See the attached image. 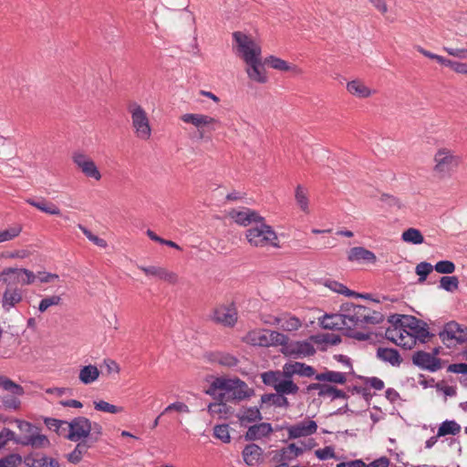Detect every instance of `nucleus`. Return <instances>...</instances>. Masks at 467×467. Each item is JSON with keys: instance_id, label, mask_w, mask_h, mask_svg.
Wrapping results in <instances>:
<instances>
[{"instance_id": "nucleus-17", "label": "nucleus", "mask_w": 467, "mask_h": 467, "mask_svg": "<svg viewBox=\"0 0 467 467\" xmlns=\"http://www.w3.org/2000/svg\"><path fill=\"white\" fill-rule=\"evenodd\" d=\"M285 430L287 431L288 439H299L308 437L316 433L317 431V424L313 420L305 419L304 420L285 427Z\"/></svg>"}, {"instance_id": "nucleus-58", "label": "nucleus", "mask_w": 467, "mask_h": 467, "mask_svg": "<svg viewBox=\"0 0 467 467\" xmlns=\"http://www.w3.org/2000/svg\"><path fill=\"white\" fill-rule=\"evenodd\" d=\"M16 424L23 436H30L37 430V427L26 420H16Z\"/></svg>"}, {"instance_id": "nucleus-27", "label": "nucleus", "mask_w": 467, "mask_h": 467, "mask_svg": "<svg viewBox=\"0 0 467 467\" xmlns=\"http://www.w3.org/2000/svg\"><path fill=\"white\" fill-rule=\"evenodd\" d=\"M348 259L350 262H367L374 264L377 257L371 251L361 246H357L349 250Z\"/></svg>"}, {"instance_id": "nucleus-9", "label": "nucleus", "mask_w": 467, "mask_h": 467, "mask_svg": "<svg viewBox=\"0 0 467 467\" xmlns=\"http://www.w3.org/2000/svg\"><path fill=\"white\" fill-rule=\"evenodd\" d=\"M128 111L130 114L135 137L141 140H149L152 130L146 110L138 103L133 102L129 105Z\"/></svg>"}, {"instance_id": "nucleus-57", "label": "nucleus", "mask_w": 467, "mask_h": 467, "mask_svg": "<svg viewBox=\"0 0 467 467\" xmlns=\"http://www.w3.org/2000/svg\"><path fill=\"white\" fill-rule=\"evenodd\" d=\"M16 440L17 439H16L15 432L7 428H4L0 431V449L4 448L8 443V441H16Z\"/></svg>"}, {"instance_id": "nucleus-60", "label": "nucleus", "mask_w": 467, "mask_h": 467, "mask_svg": "<svg viewBox=\"0 0 467 467\" xmlns=\"http://www.w3.org/2000/svg\"><path fill=\"white\" fill-rule=\"evenodd\" d=\"M315 455L319 460H327L335 457V451L331 446H327L323 449L317 450L315 451Z\"/></svg>"}, {"instance_id": "nucleus-43", "label": "nucleus", "mask_w": 467, "mask_h": 467, "mask_svg": "<svg viewBox=\"0 0 467 467\" xmlns=\"http://www.w3.org/2000/svg\"><path fill=\"white\" fill-rule=\"evenodd\" d=\"M325 286L329 288L331 291L345 295L347 296H360L358 294L349 290L343 284L338 283L335 280H327L325 282Z\"/></svg>"}, {"instance_id": "nucleus-50", "label": "nucleus", "mask_w": 467, "mask_h": 467, "mask_svg": "<svg viewBox=\"0 0 467 467\" xmlns=\"http://www.w3.org/2000/svg\"><path fill=\"white\" fill-rule=\"evenodd\" d=\"M440 285L448 292H454L459 287V279L455 275L442 276L440 281Z\"/></svg>"}, {"instance_id": "nucleus-61", "label": "nucleus", "mask_w": 467, "mask_h": 467, "mask_svg": "<svg viewBox=\"0 0 467 467\" xmlns=\"http://www.w3.org/2000/svg\"><path fill=\"white\" fill-rule=\"evenodd\" d=\"M217 361L219 364L225 367H234L238 363L237 358L230 354L220 355Z\"/></svg>"}, {"instance_id": "nucleus-32", "label": "nucleus", "mask_w": 467, "mask_h": 467, "mask_svg": "<svg viewBox=\"0 0 467 467\" xmlns=\"http://www.w3.org/2000/svg\"><path fill=\"white\" fill-rule=\"evenodd\" d=\"M347 90L353 96L359 99H366L372 95V90L361 80L355 79L347 84Z\"/></svg>"}, {"instance_id": "nucleus-12", "label": "nucleus", "mask_w": 467, "mask_h": 467, "mask_svg": "<svg viewBox=\"0 0 467 467\" xmlns=\"http://www.w3.org/2000/svg\"><path fill=\"white\" fill-rule=\"evenodd\" d=\"M440 337L448 347L454 342L459 344L465 343L467 342V327L460 325L455 321L449 322L440 333Z\"/></svg>"}, {"instance_id": "nucleus-37", "label": "nucleus", "mask_w": 467, "mask_h": 467, "mask_svg": "<svg viewBox=\"0 0 467 467\" xmlns=\"http://www.w3.org/2000/svg\"><path fill=\"white\" fill-rule=\"evenodd\" d=\"M276 392L282 395L296 394L299 390L298 386L291 380V378H281L277 386H275Z\"/></svg>"}, {"instance_id": "nucleus-47", "label": "nucleus", "mask_w": 467, "mask_h": 467, "mask_svg": "<svg viewBox=\"0 0 467 467\" xmlns=\"http://www.w3.org/2000/svg\"><path fill=\"white\" fill-rule=\"evenodd\" d=\"M239 420L242 423L253 422L257 420H261L260 410L256 407L245 409L239 416Z\"/></svg>"}, {"instance_id": "nucleus-6", "label": "nucleus", "mask_w": 467, "mask_h": 467, "mask_svg": "<svg viewBox=\"0 0 467 467\" xmlns=\"http://www.w3.org/2000/svg\"><path fill=\"white\" fill-rule=\"evenodd\" d=\"M248 244L257 248H280L279 238L273 227L265 223V218L255 223L245 232Z\"/></svg>"}, {"instance_id": "nucleus-48", "label": "nucleus", "mask_w": 467, "mask_h": 467, "mask_svg": "<svg viewBox=\"0 0 467 467\" xmlns=\"http://www.w3.org/2000/svg\"><path fill=\"white\" fill-rule=\"evenodd\" d=\"M0 386L3 387L5 390H9L12 394L22 396L24 394V389L20 385H17L11 379L0 376Z\"/></svg>"}, {"instance_id": "nucleus-3", "label": "nucleus", "mask_w": 467, "mask_h": 467, "mask_svg": "<svg viewBox=\"0 0 467 467\" xmlns=\"http://www.w3.org/2000/svg\"><path fill=\"white\" fill-rule=\"evenodd\" d=\"M341 312L347 331L362 327L365 324H379L383 320L381 313L358 305L346 304L342 306Z\"/></svg>"}, {"instance_id": "nucleus-19", "label": "nucleus", "mask_w": 467, "mask_h": 467, "mask_svg": "<svg viewBox=\"0 0 467 467\" xmlns=\"http://www.w3.org/2000/svg\"><path fill=\"white\" fill-rule=\"evenodd\" d=\"M438 349H435L433 354L417 351L412 356L413 364L431 372H435L441 368V359L436 358L438 355Z\"/></svg>"}, {"instance_id": "nucleus-23", "label": "nucleus", "mask_w": 467, "mask_h": 467, "mask_svg": "<svg viewBox=\"0 0 467 467\" xmlns=\"http://www.w3.org/2000/svg\"><path fill=\"white\" fill-rule=\"evenodd\" d=\"M245 72L248 78L256 83L265 84L268 81L266 70L262 62V57L245 63Z\"/></svg>"}, {"instance_id": "nucleus-35", "label": "nucleus", "mask_w": 467, "mask_h": 467, "mask_svg": "<svg viewBox=\"0 0 467 467\" xmlns=\"http://www.w3.org/2000/svg\"><path fill=\"white\" fill-rule=\"evenodd\" d=\"M26 202L45 213H47L50 215H60L61 214L60 209L55 203L47 202L44 198H42L40 201H36L34 199H27Z\"/></svg>"}, {"instance_id": "nucleus-53", "label": "nucleus", "mask_w": 467, "mask_h": 467, "mask_svg": "<svg viewBox=\"0 0 467 467\" xmlns=\"http://www.w3.org/2000/svg\"><path fill=\"white\" fill-rule=\"evenodd\" d=\"M433 270V266L430 263L421 262L416 266V274L420 276L419 281L421 283L426 280L428 275Z\"/></svg>"}, {"instance_id": "nucleus-14", "label": "nucleus", "mask_w": 467, "mask_h": 467, "mask_svg": "<svg viewBox=\"0 0 467 467\" xmlns=\"http://www.w3.org/2000/svg\"><path fill=\"white\" fill-rule=\"evenodd\" d=\"M282 347V353L287 357L295 358H306L312 356L316 353L314 346L308 341H295L289 342V337L286 336L285 343L279 345Z\"/></svg>"}, {"instance_id": "nucleus-42", "label": "nucleus", "mask_w": 467, "mask_h": 467, "mask_svg": "<svg viewBox=\"0 0 467 467\" xmlns=\"http://www.w3.org/2000/svg\"><path fill=\"white\" fill-rule=\"evenodd\" d=\"M295 198L297 205L305 213H309V200L307 196V192L301 185H298L296 189Z\"/></svg>"}, {"instance_id": "nucleus-64", "label": "nucleus", "mask_w": 467, "mask_h": 467, "mask_svg": "<svg viewBox=\"0 0 467 467\" xmlns=\"http://www.w3.org/2000/svg\"><path fill=\"white\" fill-rule=\"evenodd\" d=\"M389 460L385 456L380 457L368 464L365 463V467H389Z\"/></svg>"}, {"instance_id": "nucleus-33", "label": "nucleus", "mask_w": 467, "mask_h": 467, "mask_svg": "<svg viewBox=\"0 0 467 467\" xmlns=\"http://www.w3.org/2000/svg\"><path fill=\"white\" fill-rule=\"evenodd\" d=\"M377 357L380 360L396 367L400 366L402 362L400 353L394 348H379L377 350Z\"/></svg>"}, {"instance_id": "nucleus-1", "label": "nucleus", "mask_w": 467, "mask_h": 467, "mask_svg": "<svg viewBox=\"0 0 467 467\" xmlns=\"http://www.w3.org/2000/svg\"><path fill=\"white\" fill-rule=\"evenodd\" d=\"M391 326L386 329V338L405 349L418 343H426L431 337L427 324L413 316H392Z\"/></svg>"}, {"instance_id": "nucleus-31", "label": "nucleus", "mask_w": 467, "mask_h": 467, "mask_svg": "<svg viewBox=\"0 0 467 467\" xmlns=\"http://www.w3.org/2000/svg\"><path fill=\"white\" fill-rule=\"evenodd\" d=\"M100 371L95 365L83 366L79 369L78 379L81 383L89 385L94 383L99 378Z\"/></svg>"}, {"instance_id": "nucleus-2", "label": "nucleus", "mask_w": 467, "mask_h": 467, "mask_svg": "<svg viewBox=\"0 0 467 467\" xmlns=\"http://www.w3.org/2000/svg\"><path fill=\"white\" fill-rule=\"evenodd\" d=\"M36 281L35 273L26 268L7 267L0 272V283L5 285L2 294V307L5 312L16 307L24 298L23 290L17 286L32 285Z\"/></svg>"}, {"instance_id": "nucleus-51", "label": "nucleus", "mask_w": 467, "mask_h": 467, "mask_svg": "<svg viewBox=\"0 0 467 467\" xmlns=\"http://www.w3.org/2000/svg\"><path fill=\"white\" fill-rule=\"evenodd\" d=\"M213 436L224 443H229L231 441L229 426L227 424L216 425L213 428Z\"/></svg>"}, {"instance_id": "nucleus-20", "label": "nucleus", "mask_w": 467, "mask_h": 467, "mask_svg": "<svg viewBox=\"0 0 467 467\" xmlns=\"http://www.w3.org/2000/svg\"><path fill=\"white\" fill-rule=\"evenodd\" d=\"M316 445L314 439H308L306 441L298 443H290L279 451L280 461L288 462L301 455L305 451L312 449Z\"/></svg>"}, {"instance_id": "nucleus-56", "label": "nucleus", "mask_w": 467, "mask_h": 467, "mask_svg": "<svg viewBox=\"0 0 467 467\" xmlns=\"http://www.w3.org/2000/svg\"><path fill=\"white\" fill-rule=\"evenodd\" d=\"M173 410L177 411L179 413H189L190 412V409L185 403L177 401V402L168 405L164 409V410L161 412V415L169 413Z\"/></svg>"}, {"instance_id": "nucleus-36", "label": "nucleus", "mask_w": 467, "mask_h": 467, "mask_svg": "<svg viewBox=\"0 0 467 467\" xmlns=\"http://www.w3.org/2000/svg\"><path fill=\"white\" fill-rule=\"evenodd\" d=\"M347 372H338L327 370L324 373L316 375V379L318 381H328L337 384H345L347 382Z\"/></svg>"}, {"instance_id": "nucleus-49", "label": "nucleus", "mask_w": 467, "mask_h": 467, "mask_svg": "<svg viewBox=\"0 0 467 467\" xmlns=\"http://www.w3.org/2000/svg\"><path fill=\"white\" fill-rule=\"evenodd\" d=\"M282 377H284L283 371H267L262 374L263 382L272 386L275 389Z\"/></svg>"}, {"instance_id": "nucleus-26", "label": "nucleus", "mask_w": 467, "mask_h": 467, "mask_svg": "<svg viewBox=\"0 0 467 467\" xmlns=\"http://www.w3.org/2000/svg\"><path fill=\"white\" fill-rule=\"evenodd\" d=\"M265 63L272 68L281 72H291L294 75H301L302 69L296 65L291 64L280 57L270 56L265 58Z\"/></svg>"}, {"instance_id": "nucleus-4", "label": "nucleus", "mask_w": 467, "mask_h": 467, "mask_svg": "<svg viewBox=\"0 0 467 467\" xmlns=\"http://www.w3.org/2000/svg\"><path fill=\"white\" fill-rule=\"evenodd\" d=\"M102 433L103 429L99 423L79 416L67 421L65 438L71 441L88 440L92 443H96L99 441Z\"/></svg>"}, {"instance_id": "nucleus-41", "label": "nucleus", "mask_w": 467, "mask_h": 467, "mask_svg": "<svg viewBox=\"0 0 467 467\" xmlns=\"http://www.w3.org/2000/svg\"><path fill=\"white\" fill-rule=\"evenodd\" d=\"M93 406H94V409L98 411H102V412L110 413V414H117V413H121L124 411L123 407L110 404L108 401H105L102 400L93 401Z\"/></svg>"}, {"instance_id": "nucleus-5", "label": "nucleus", "mask_w": 467, "mask_h": 467, "mask_svg": "<svg viewBox=\"0 0 467 467\" xmlns=\"http://www.w3.org/2000/svg\"><path fill=\"white\" fill-rule=\"evenodd\" d=\"M217 390L223 391L221 393V396L222 399H225V400H242L248 398L252 393V389L248 387V385L237 378H215L211 383L206 393L209 395H214Z\"/></svg>"}, {"instance_id": "nucleus-46", "label": "nucleus", "mask_w": 467, "mask_h": 467, "mask_svg": "<svg viewBox=\"0 0 467 467\" xmlns=\"http://www.w3.org/2000/svg\"><path fill=\"white\" fill-rule=\"evenodd\" d=\"M62 303V297L57 295L48 296L41 299L38 305V310L45 313L51 306H59Z\"/></svg>"}, {"instance_id": "nucleus-40", "label": "nucleus", "mask_w": 467, "mask_h": 467, "mask_svg": "<svg viewBox=\"0 0 467 467\" xmlns=\"http://www.w3.org/2000/svg\"><path fill=\"white\" fill-rule=\"evenodd\" d=\"M401 239L408 244H420L424 242V237L420 231L416 228H409L402 233Z\"/></svg>"}, {"instance_id": "nucleus-28", "label": "nucleus", "mask_w": 467, "mask_h": 467, "mask_svg": "<svg viewBox=\"0 0 467 467\" xmlns=\"http://www.w3.org/2000/svg\"><path fill=\"white\" fill-rule=\"evenodd\" d=\"M273 431V428L270 423L263 422L253 425L248 428L245 433V439L248 441L260 440L264 437H267Z\"/></svg>"}, {"instance_id": "nucleus-45", "label": "nucleus", "mask_w": 467, "mask_h": 467, "mask_svg": "<svg viewBox=\"0 0 467 467\" xmlns=\"http://www.w3.org/2000/svg\"><path fill=\"white\" fill-rule=\"evenodd\" d=\"M318 396L323 398H330L331 400L341 399L345 397L344 391L337 389L330 385L323 384L318 391Z\"/></svg>"}, {"instance_id": "nucleus-39", "label": "nucleus", "mask_w": 467, "mask_h": 467, "mask_svg": "<svg viewBox=\"0 0 467 467\" xmlns=\"http://www.w3.org/2000/svg\"><path fill=\"white\" fill-rule=\"evenodd\" d=\"M261 401L262 403H267L277 407H287L289 405L287 399L278 392L263 395L261 397Z\"/></svg>"}, {"instance_id": "nucleus-44", "label": "nucleus", "mask_w": 467, "mask_h": 467, "mask_svg": "<svg viewBox=\"0 0 467 467\" xmlns=\"http://www.w3.org/2000/svg\"><path fill=\"white\" fill-rule=\"evenodd\" d=\"M45 424L49 430H53L58 435L65 437L67 426V420H60L57 419L48 418L45 420Z\"/></svg>"}, {"instance_id": "nucleus-18", "label": "nucleus", "mask_w": 467, "mask_h": 467, "mask_svg": "<svg viewBox=\"0 0 467 467\" xmlns=\"http://www.w3.org/2000/svg\"><path fill=\"white\" fill-rule=\"evenodd\" d=\"M228 216L234 221V223L242 226H252L255 223H260V221L263 220V216L257 212L246 207L241 210L232 209L228 212Z\"/></svg>"}, {"instance_id": "nucleus-11", "label": "nucleus", "mask_w": 467, "mask_h": 467, "mask_svg": "<svg viewBox=\"0 0 467 467\" xmlns=\"http://www.w3.org/2000/svg\"><path fill=\"white\" fill-rule=\"evenodd\" d=\"M462 158L447 148H441L434 155V171L441 176L449 175L461 163Z\"/></svg>"}, {"instance_id": "nucleus-8", "label": "nucleus", "mask_w": 467, "mask_h": 467, "mask_svg": "<svg viewBox=\"0 0 467 467\" xmlns=\"http://www.w3.org/2000/svg\"><path fill=\"white\" fill-rule=\"evenodd\" d=\"M233 39L235 53L244 63L262 57L261 46L251 36L236 31L233 33Z\"/></svg>"}, {"instance_id": "nucleus-10", "label": "nucleus", "mask_w": 467, "mask_h": 467, "mask_svg": "<svg viewBox=\"0 0 467 467\" xmlns=\"http://www.w3.org/2000/svg\"><path fill=\"white\" fill-rule=\"evenodd\" d=\"M181 120L194 126L197 129L199 139L206 138L207 134H211L221 126V121L218 119L201 113L183 114L181 116Z\"/></svg>"}, {"instance_id": "nucleus-13", "label": "nucleus", "mask_w": 467, "mask_h": 467, "mask_svg": "<svg viewBox=\"0 0 467 467\" xmlns=\"http://www.w3.org/2000/svg\"><path fill=\"white\" fill-rule=\"evenodd\" d=\"M213 320L223 327H233L238 320V312L234 304L217 306L213 312Z\"/></svg>"}, {"instance_id": "nucleus-22", "label": "nucleus", "mask_w": 467, "mask_h": 467, "mask_svg": "<svg viewBox=\"0 0 467 467\" xmlns=\"http://www.w3.org/2000/svg\"><path fill=\"white\" fill-rule=\"evenodd\" d=\"M138 268L147 276L156 277L171 285H175L179 280L178 275L176 273L171 272L165 267L156 265H138Z\"/></svg>"}, {"instance_id": "nucleus-52", "label": "nucleus", "mask_w": 467, "mask_h": 467, "mask_svg": "<svg viewBox=\"0 0 467 467\" xmlns=\"http://www.w3.org/2000/svg\"><path fill=\"white\" fill-rule=\"evenodd\" d=\"M21 231L22 227L20 225H16L0 232V243L14 239L19 235Z\"/></svg>"}, {"instance_id": "nucleus-15", "label": "nucleus", "mask_w": 467, "mask_h": 467, "mask_svg": "<svg viewBox=\"0 0 467 467\" xmlns=\"http://www.w3.org/2000/svg\"><path fill=\"white\" fill-rule=\"evenodd\" d=\"M72 161L86 177L94 179L95 181H99L101 179V173L96 163L87 154L79 151L74 152L72 155Z\"/></svg>"}, {"instance_id": "nucleus-29", "label": "nucleus", "mask_w": 467, "mask_h": 467, "mask_svg": "<svg viewBox=\"0 0 467 467\" xmlns=\"http://www.w3.org/2000/svg\"><path fill=\"white\" fill-rule=\"evenodd\" d=\"M319 324L325 329L345 330L342 312L325 315L323 317L319 318Z\"/></svg>"}, {"instance_id": "nucleus-38", "label": "nucleus", "mask_w": 467, "mask_h": 467, "mask_svg": "<svg viewBox=\"0 0 467 467\" xmlns=\"http://www.w3.org/2000/svg\"><path fill=\"white\" fill-rule=\"evenodd\" d=\"M461 431V426L454 420L443 421L437 432V437H442L446 435H456Z\"/></svg>"}, {"instance_id": "nucleus-7", "label": "nucleus", "mask_w": 467, "mask_h": 467, "mask_svg": "<svg viewBox=\"0 0 467 467\" xmlns=\"http://www.w3.org/2000/svg\"><path fill=\"white\" fill-rule=\"evenodd\" d=\"M286 335L265 328H254L246 333L243 342L254 347H279L285 343Z\"/></svg>"}, {"instance_id": "nucleus-25", "label": "nucleus", "mask_w": 467, "mask_h": 467, "mask_svg": "<svg viewBox=\"0 0 467 467\" xmlns=\"http://www.w3.org/2000/svg\"><path fill=\"white\" fill-rule=\"evenodd\" d=\"M16 443L23 446H30L36 450L47 449L51 446V442L47 436L42 434L37 429L30 436H22L16 441Z\"/></svg>"}, {"instance_id": "nucleus-59", "label": "nucleus", "mask_w": 467, "mask_h": 467, "mask_svg": "<svg viewBox=\"0 0 467 467\" xmlns=\"http://www.w3.org/2000/svg\"><path fill=\"white\" fill-rule=\"evenodd\" d=\"M16 396V395L13 394L3 397V403L6 409L16 410L20 407L21 402Z\"/></svg>"}, {"instance_id": "nucleus-55", "label": "nucleus", "mask_w": 467, "mask_h": 467, "mask_svg": "<svg viewBox=\"0 0 467 467\" xmlns=\"http://www.w3.org/2000/svg\"><path fill=\"white\" fill-rule=\"evenodd\" d=\"M433 268L440 274H452L455 270V265L448 260L438 262Z\"/></svg>"}, {"instance_id": "nucleus-62", "label": "nucleus", "mask_w": 467, "mask_h": 467, "mask_svg": "<svg viewBox=\"0 0 467 467\" xmlns=\"http://www.w3.org/2000/svg\"><path fill=\"white\" fill-rule=\"evenodd\" d=\"M35 276L36 280L37 279L40 283H50L59 278L57 274H51L44 271L35 274Z\"/></svg>"}, {"instance_id": "nucleus-30", "label": "nucleus", "mask_w": 467, "mask_h": 467, "mask_svg": "<svg viewBox=\"0 0 467 467\" xmlns=\"http://www.w3.org/2000/svg\"><path fill=\"white\" fill-rule=\"evenodd\" d=\"M262 454L263 450L254 443L246 445L243 451L244 461L248 466L257 464L261 460Z\"/></svg>"}, {"instance_id": "nucleus-34", "label": "nucleus", "mask_w": 467, "mask_h": 467, "mask_svg": "<svg viewBox=\"0 0 467 467\" xmlns=\"http://www.w3.org/2000/svg\"><path fill=\"white\" fill-rule=\"evenodd\" d=\"M219 400H220L218 402L211 403L208 406V412L212 417L226 419L232 413V409L225 402H223L225 399H222L221 394L219 395Z\"/></svg>"}, {"instance_id": "nucleus-24", "label": "nucleus", "mask_w": 467, "mask_h": 467, "mask_svg": "<svg viewBox=\"0 0 467 467\" xmlns=\"http://www.w3.org/2000/svg\"><path fill=\"white\" fill-rule=\"evenodd\" d=\"M284 378H292L294 375L311 378L316 377V370L313 367L301 362L285 363L283 367Z\"/></svg>"}, {"instance_id": "nucleus-21", "label": "nucleus", "mask_w": 467, "mask_h": 467, "mask_svg": "<svg viewBox=\"0 0 467 467\" xmlns=\"http://www.w3.org/2000/svg\"><path fill=\"white\" fill-rule=\"evenodd\" d=\"M25 467H60L57 459L39 451H32L24 459Z\"/></svg>"}, {"instance_id": "nucleus-16", "label": "nucleus", "mask_w": 467, "mask_h": 467, "mask_svg": "<svg viewBox=\"0 0 467 467\" xmlns=\"http://www.w3.org/2000/svg\"><path fill=\"white\" fill-rule=\"evenodd\" d=\"M265 323L277 326L279 329L285 332H294L302 327V320L287 312L273 317L271 320H265Z\"/></svg>"}, {"instance_id": "nucleus-63", "label": "nucleus", "mask_w": 467, "mask_h": 467, "mask_svg": "<svg viewBox=\"0 0 467 467\" xmlns=\"http://www.w3.org/2000/svg\"><path fill=\"white\" fill-rule=\"evenodd\" d=\"M444 51L450 56L456 57L459 58L467 57V48H453V47H443Z\"/></svg>"}, {"instance_id": "nucleus-54", "label": "nucleus", "mask_w": 467, "mask_h": 467, "mask_svg": "<svg viewBox=\"0 0 467 467\" xmlns=\"http://www.w3.org/2000/svg\"><path fill=\"white\" fill-rule=\"evenodd\" d=\"M22 462V457L19 454H9L0 459V467H16Z\"/></svg>"}]
</instances>
